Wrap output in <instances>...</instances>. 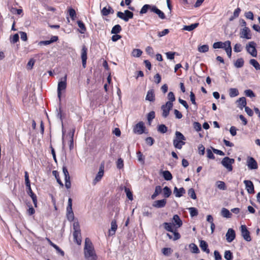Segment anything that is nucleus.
Masks as SVG:
<instances>
[{
	"mask_svg": "<svg viewBox=\"0 0 260 260\" xmlns=\"http://www.w3.org/2000/svg\"><path fill=\"white\" fill-rule=\"evenodd\" d=\"M84 256L87 260H96V255L93 244L88 238L85 240L84 248Z\"/></svg>",
	"mask_w": 260,
	"mask_h": 260,
	"instance_id": "f257e3e1",
	"label": "nucleus"
},
{
	"mask_svg": "<svg viewBox=\"0 0 260 260\" xmlns=\"http://www.w3.org/2000/svg\"><path fill=\"white\" fill-rule=\"evenodd\" d=\"M67 88V75H66L64 77L61 78L58 83L57 85V96L60 101L61 96V91L65 90Z\"/></svg>",
	"mask_w": 260,
	"mask_h": 260,
	"instance_id": "f03ea898",
	"label": "nucleus"
},
{
	"mask_svg": "<svg viewBox=\"0 0 260 260\" xmlns=\"http://www.w3.org/2000/svg\"><path fill=\"white\" fill-rule=\"evenodd\" d=\"M117 16L124 21L127 22L129 19L133 18L134 14L128 10H125L124 13L118 12L117 13Z\"/></svg>",
	"mask_w": 260,
	"mask_h": 260,
	"instance_id": "7ed1b4c3",
	"label": "nucleus"
},
{
	"mask_svg": "<svg viewBox=\"0 0 260 260\" xmlns=\"http://www.w3.org/2000/svg\"><path fill=\"white\" fill-rule=\"evenodd\" d=\"M235 162V159L231 158L229 157H224L222 161L221 164L224 166L229 171H232L233 170L232 164Z\"/></svg>",
	"mask_w": 260,
	"mask_h": 260,
	"instance_id": "20e7f679",
	"label": "nucleus"
},
{
	"mask_svg": "<svg viewBox=\"0 0 260 260\" xmlns=\"http://www.w3.org/2000/svg\"><path fill=\"white\" fill-rule=\"evenodd\" d=\"M247 51L253 57H256L257 51L256 49V43L254 42H250L246 45Z\"/></svg>",
	"mask_w": 260,
	"mask_h": 260,
	"instance_id": "39448f33",
	"label": "nucleus"
},
{
	"mask_svg": "<svg viewBox=\"0 0 260 260\" xmlns=\"http://www.w3.org/2000/svg\"><path fill=\"white\" fill-rule=\"evenodd\" d=\"M173 104L170 102H167L165 105L161 107L162 110V116L164 118H166L169 115L170 110L173 108Z\"/></svg>",
	"mask_w": 260,
	"mask_h": 260,
	"instance_id": "423d86ee",
	"label": "nucleus"
},
{
	"mask_svg": "<svg viewBox=\"0 0 260 260\" xmlns=\"http://www.w3.org/2000/svg\"><path fill=\"white\" fill-rule=\"evenodd\" d=\"M241 231L242 236L243 237L245 240L248 242H249L251 240V238L250 236V233L248 231L247 227L245 225H242L241 226Z\"/></svg>",
	"mask_w": 260,
	"mask_h": 260,
	"instance_id": "0eeeda50",
	"label": "nucleus"
},
{
	"mask_svg": "<svg viewBox=\"0 0 260 260\" xmlns=\"http://www.w3.org/2000/svg\"><path fill=\"white\" fill-rule=\"evenodd\" d=\"M145 127L142 121L138 123L134 128V132L139 135L142 134L145 131Z\"/></svg>",
	"mask_w": 260,
	"mask_h": 260,
	"instance_id": "6e6552de",
	"label": "nucleus"
},
{
	"mask_svg": "<svg viewBox=\"0 0 260 260\" xmlns=\"http://www.w3.org/2000/svg\"><path fill=\"white\" fill-rule=\"evenodd\" d=\"M87 48L85 46H83L81 53V57L82 59V66L84 68H85L86 65V60H87Z\"/></svg>",
	"mask_w": 260,
	"mask_h": 260,
	"instance_id": "1a4fd4ad",
	"label": "nucleus"
},
{
	"mask_svg": "<svg viewBox=\"0 0 260 260\" xmlns=\"http://www.w3.org/2000/svg\"><path fill=\"white\" fill-rule=\"evenodd\" d=\"M251 34L250 29L247 27H244L240 32V37L242 38L246 39H250L251 38Z\"/></svg>",
	"mask_w": 260,
	"mask_h": 260,
	"instance_id": "9d476101",
	"label": "nucleus"
},
{
	"mask_svg": "<svg viewBox=\"0 0 260 260\" xmlns=\"http://www.w3.org/2000/svg\"><path fill=\"white\" fill-rule=\"evenodd\" d=\"M247 165L249 169L254 170L258 168L256 161L252 157H249L247 161Z\"/></svg>",
	"mask_w": 260,
	"mask_h": 260,
	"instance_id": "9b49d317",
	"label": "nucleus"
},
{
	"mask_svg": "<svg viewBox=\"0 0 260 260\" xmlns=\"http://www.w3.org/2000/svg\"><path fill=\"white\" fill-rule=\"evenodd\" d=\"M230 44H231V43L230 41H226L224 42H217L213 44V47L214 49L223 48L225 49Z\"/></svg>",
	"mask_w": 260,
	"mask_h": 260,
	"instance_id": "f8f14e48",
	"label": "nucleus"
},
{
	"mask_svg": "<svg viewBox=\"0 0 260 260\" xmlns=\"http://www.w3.org/2000/svg\"><path fill=\"white\" fill-rule=\"evenodd\" d=\"M226 239L229 243L232 242L236 237L235 231L232 229H229L225 235Z\"/></svg>",
	"mask_w": 260,
	"mask_h": 260,
	"instance_id": "ddd939ff",
	"label": "nucleus"
},
{
	"mask_svg": "<svg viewBox=\"0 0 260 260\" xmlns=\"http://www.w3.org/2000/svg\"><path fill=\"white\" fill-rule=\"evenodd\" d=\"M244 183L245 185L246 189L249 193H253L254 192V185L252 181L250 180H244Z\"/></svg>",
	"mask_w": 260,
	"mask_h": 260,
	"instance_id": "4468645a",
	"label": "nucleus"
},
{
	"mask_svg": "<svg viewBox=\"0 0 260 260\" xmlns=\"http://www.w3.org/2000/svg\"><path fill=\"white\" fill-rule=\"evenodd\" d=\"M104 165H101L99 169V171L93 180V183L94 184H95L98 182L100 181L101 180L102 177L104 175Z\"/></svg>",
	"mask_w": 260,
	"mask_h": 260,
	"instance_id": "2eb2a0df",
	"label": "nucleus"
},
{
	"mask_svg": "<svg viewBox=\"0 0 260 260\" xmlns=\"http://www.w3.org/2000/svg\"><path fill=\"white\" fill-rule=\"evenodd\" d=\"M117 229V225L116 222V219H114L111 222V228L109 230V235L113 236L115 235V232Z\"/></svg>",
	"mask_w": 260,
	"mask_h": 260,
	"instance_id": "dca6fc26",
	"label": "nucleus"
},
{
	"mask_svg": "<svg viewBox=\"0 0 260 260\" xmlns=\"http://www.w3.org/2000/svg\"><path fill=\"white\" fill-rule=\"evenodd\" d=\"M114 12V10L110 5L104 7L101 10V14L103 16H108L109 14H113Z\"/></svg>",
	"mask_w": 260,
	"mask_h": 260,
	"instance_id": "f3484780",
	"label": "nucleus"
},
{
	"mask_svg": "<svg viewBox=\"0 0 260 260\" xmlns=\"http://www.w3.org/2000/svg\"><path fill=\"white\" fill-rule=\"evenodd\" d=\"M167 204V200L166 199H162L157 200L153 203L152 206L157 208H161L164 207Z\"/></svg>",
	"mask_w": 260,
	"mask_h": 260,
	"instance_id": "a211bd4d",
	"label": "nucleus"
},
{
	"mask_svg": "<svg viewBox=\"0 0 260 260\" xmlns=\"http://www.w3.org/2000/svg\"><path fill=\"white\" fill-rule=\"evenodd\" d=\"M58 40L57 36H52L50 40L42 41L39 43L40 45H48L56 42Z\"/></svg>",
	"mask_w": 260,
	"mask_h": 260,
	"instance_id": "6ab92c4d",
	"label": "nucleus"
},
{
	"mask_svg": "<svg viewBox=\"0 0 260 260\" xmlns=\"http://www.w3.org/2000/svg\"><path fill=\"white\" fill-rule=\"evenodd\" d=\"M151 12L156 14L161 19H164L166 18V16L164 13L158 9L155 6H152V8H151Z\"/></svg>",
	"mask_w": 260,
	"mask_h": 260,
	"instance_id": "aec40b11",
	"label": "nucleus"
},
{
	"mask_svg": "<svg viewBox=\"0 0 260 260\" xmlns=\"http://www.w3.org/2000/svg\"><path fill=\"white\" fill-rule=\"evenodd\" d=\"M73 237L74 242L78 245H81L82 242L81 231H74Z\"/></svg>",
	"mask_w": 260,
	"mask_h": 260,
	"instance_id": "412c9836",
	"label": "nucleus"
},
{
	"mask_svg": "<svg viewBox=\"0 0 260 260\" xmlns=\"http://www.w3.org/2000/svg\"><path fill=\"white\" fill-rule=\"evenodd\" d=\"M145 99L147 101L152 102L155 101V94L154 89H151L148 91Z\"/></svg>",
	"mask_w": 260,
	"mask_h": 260,
	"instance_id": "4be33fe9",
	"label": "nucleus"
},
{
	"mask_svg": "<svg viewBox=\"0 0 260 260\" xmlns=\"http://www.w3.org/2000/svg\"><path fill=\"white\" fill-rule=\"evenodd\" d=\"M185 193V190L183 187H181L179 189H178L177 187H174V193L176 197L180 198L182 197Z\"/></svg>",
	"mask_w": 260,
	"mask_h": 260,
	"instance_id": "5701e85b",
	"label": "nucleus"
},
{
	"mask_svg": "<svg viewBox=\"0 0 260 260\" xmlns=\"http://www.w3.org/2000/svg\"><path fill=\"white\" fill-rule=\"evenodd\" d=\"M200 246L203 251L206 252L207 253H209L210 250L208 249V244L205 241L201 240L200 241Z\"/></svg>",
	"mask_w": 260,
	"mask_h": 260,
	"instance_id": "b1692460",
	"label": "nucleus"
},
{
	"mask_svg": "<svg viewBox=\"0 0 260 260\" xmlns=\"http://www.w3.org/2000/svg\"><path fill=\"white\" fill-rule=\"evenodd\" d=\"M173 220L174 221L173 224L174 225H177V228H180L182 225V221L178 215H174L173 218Z\"/></svg>",
	"mask_w": 260,
	"mask_h": 260,
	"instance_id": "393cba45",
	"label": "nucleus"
},
{
	"mask_svg": "<svg viewBox=\"0 0 260 260\" xmlns=\"http://www.w3.org/2000/svg\"><path fill=\"white\" fill-rule=\"evenodd\" d=\"M64 180H65V186L67 189H69L71 187V183L70 181V176L69 172L64 174Z\"/></svg>",
	"mask_w": 260,
	"mask_h": 260,
	"instance_id": "a878e982",
	"label": "nucleus"
},
{
	"mask_svg": "<svg viewBox=\"0 0 260 260\" xmlns=\"http://www.w3.org/2000/svg\"><path fill=\"white\" fill-rule=\"evenodd\" d=\"M199 23H195L191 24L190 25H184L183 28V29L184 30L190 31L194 29L195 28H196L199 26Z\"/></svg>",
	"mask_w": 260,
	"mask_h": 260,
	"instance_id": "bb28decb",
	"label": "nucleus"
},
{
	"mask_svg": "<svg viewBox=\"0 0 260 260\" xmlns=\"http://www.w3.org/2000/svg\"><path fill=\"white\" fill-rule=\"evenodd\" d=\"M237 103H238V106L239 108L241 109H243V107H245L246 105V100L245 97L240 98L238 101Z\"/></svg>",
	"mask_w": 260,
	"mask_h": 260,
	"instance_id": "cd10ccee",
	"label": "nucleus"
},
{
	"mask_svg": "<svg viewBox=\"0 0 260 260\" xmlns=\"http://www.w3.org/2000/svg\"><path fill=\"white\" fill-rule=\"evenodd\" d=\"M221 215L222 216L225 218H231L232 215L229 210L225 208H223L221 209Z\"/></svg>",
	"mask_w": 260,
	"mask_h": 260,
	"instance_id": "c85d7f7f",
	"label": "nucleus"
},
{
	"mask_svg": "<svg viewBox=\"0 0 260 260\" xmlns=\"http://www.w3.org/2000/svg\"><path fill=\"white\" fill-rule=\"evenodd\" d=\"M162 191V188L160 186H156L155 188V191L154 193L151 196V198L152 200L155 199V198L160 194Z\"/></svg>",
	"mask_w": 260,
	"mask_h": 260,
	"instance_id": "c756f323",
	"label": "nucleus"
},
{
	"mask_svg": "<svg viewBox=\"0 0 260 260\" xmlns=\"http://www.w3.org/2000/svg\"><path fill=\"white\" fill-rule=\"evenodd\" d=\"M152 8V6L148 5V4H145L142 8V9L140 12V14L141 15L145 14L147 12L148 10H150L151 11Z\"/></svg>",
	"mask_w": 260,
	"mask_h": 260,
	"instance_id": "7c9ffc66",
	"label": "nucleus"
},
{
	"mask_svg": "<svg viewBox=\"0 0 260 260\" xmlns=\"http://www.w3.org/2000/svg\"><path fill=\"white\" fill-rule=\"evenodd\" d=\"M239 94V91L237 88H231L229 89V95L231 98L235 97Z\"/></svg>",
	"mask_w": 260,
	"mask_h": 260,
	"instance_id": "2f4dec72",
	"label": "nucleus"
},
{
	"mask_svg": "<svg viewBox=\"0 0 260 260\" xmlns=\"http://www.w3.org/2000/svg\"><path fill=\"white\" fill-rule=\"evenodd\" d=\"M121 27L119 24L115 25L113 27L111 30V34H118L121 31Z\"/></svg>",
	"mask_w": 260,
	"mask_h": 260,
	"instance_id": "473e14b6",
	"label": "nucleus"
},
{
	"mask_svg": "<svg viewBox=\"0 0 260 260\" xmlns=\"http://www.w3.org/2000/svg\"><path fill=\"white\" fill-rule=\"evenodd\" d=\"M249 63L251 64L256 70H260V64L258 61L254 59H251Z\"/></svg>",
	"mask_w": 260,
	"mask_h": 260,
	"instance_id": "72a5a7b5",
	"label": "nucleus"
},
{
	"mask_svg": "<svg viewBox=\"0 0 260 260\" xmlns=\"http://www.w3.org/2000/svg\"><path fill=\"white\" fill-rule=\"evenodd\" d=\"M162 175L165 179L167 181L171 180L173 178L171 173L169 171H164L162 172Z\"/></svg>",
	"mask_w": 260,
	"mask_h": 260,
	"instance_id": "f704fd0d",
	"label": "nucleus"
},
{
	"mask_svg": "<svg viewBox=\"0 0 260 260\" xmlns=\"http://www.w3.org/2000/svg\"><path fill=\"white\" fill-rule=\"evenodd\" d=\"M162 191H163L164 197L165 198H169L172 193L171 190L168 186H165L163 188Z\"/></svg>",
	"mask_w": 260,
	"mask_h": 260,
	"instance_id": "c9c22d12",
	"label": "nucleus"
},
{
	"mask_svg": "<svg viewBox=\"0 0 260 260\" xmlns=\"http://www.w3.org/2000/svg\"><path fill=\"white\" fill-rule=\"evenodd\" d=\"M164 228L169 232H173L174 230L173 225L172 223L165 222L164 223Z\"/></svg>",
	"mask_w": 260,
	"mask_h": 260,
	"instance_id": "e433bc0d",
	"label": "nucleus"
},
{
	"mask_svg": "<svg viewBox=\"0 0 260 260\" xmlns=\"http://www.w3.org/2000/svg\"><path fill=\"white\" fill-rule=\"evenodd\" d=\"M244 61L242 58H238L234 63L235 66L236 68H242L244 66Z\"/></svg>",
	"mask_w": 260,
	"mask_h": 260,
	"instance_id": "4c0bfd02",
	"label": "nucleus"
},
{
	"mask_svg": "<svg viewBox=\"0 0 260 260\" xmlns=\"http://www.w3.org/2000/svg\"><path fill=\"white\" fill-rule=\"evenodd\" d=\"M52 174L56 179L57 183L62 187L63 186V184L60 179L59 175L58 172L57 171H53L52 172Z\"/></svg>",
	"mask_w": 260,
	"mask_h": 260,
	"instance_id": "58836bf2",
	"label": "nucleus"
},
{
	"mask_svg": "<svg viewBox=\"0 0 260 260\" xmlns=\"http://www.w3.org/2000/svg\"><path fill=\"white\" fill-rule=\"evenodd\" d=\"M189 247L192 253H198L200 252L198 246L194 243L189 244Z\"/></svg>",
	"mask_w": 260,
	"mask_h": 260,
	"instance_id": "ea45409f",
	"label": "nucleus"
},
{
	"mask_svg": "<svg viewBox=\"0 0 260 260\" xmlns=\"http://www.w3.org/2000/svg\"><path fill=\"white\" fill-rule=\"evenodd\" d=\"M67 216L68 219L70 221H73L74 218V215L72 209H71V210L69 209H67Z\"/></svg>",
	"mask_w": 260,
	"mask_h": 260,
	"instance_id": "a19ab883",
	"label": "nucleus"
},
{
	"mask_svg": "<svg viewBox=\"0 0 260 260\" xmlns=\"http://www.w3.org/2000/svg\"><path fill=\"white\" fill-rule=\"evenodd\" d=\"M174 139L178 140H186V138L184 136L181 132L178 131H176L175 132V137Z\"/></svg>",
	"mask_w": 260,
	"mask_h": 260,
	"instance_id": "79ce46f5",
	"label": "nucleus"
},
{
	"mask_svg": "<svg viewBox=\"0 0 260 260\" xmlns=\"http://www.w3.org/2000/svg\"><path fill=\"white\" fill-rule=\"evenodd\" d=\"M142 54V51L139 49H133L132 55L134 57H139Z\"/></svg>",
	"mask_w": 260,
	"mask_h": 260,
	"instance_id": "37998d69",
	"label": "nucleus"
},
{
	"mask_svg": "<svg viewBox=\"0 0 260 260\" xmlns=\"http://www.w3.org/2000/svg\"><path fill=\"white\" fill-rule=\"evenodd\" d=\"M224 257L226 260H233V255L232 252L230 250H226L224 252Z\"/></svg>",
	"mask_w": 260,
	"mask_h": 260,
	"instance_id": "c03bdc74",
	"label": "nucleus"
},
{
	"mask_svg": "<svg viewBox=\"0 0 260 260\" xmlns=\"http://www.w3.org/2000/svg\"><path fill=\"white\" fill-rule=\"evenodd\" d=\"M137 156L138 157V161L140 162L142 164H144L145 157L141 151H138L137 152Z\"/></svg>",
	"mask_w": 260,
	"mask_h": 260,
	"instance_id": "a18cd8bd",
	"label": "nucleus"
},
{
	"mask_svg": "<svg viewBox=\"0 0 260 260\" xmlns=\"http://www.w3.org/2000/svg\"><path fill=\"white\" fill-rule=\"evenodd\" d=\"M77 24L79 27L81 29L80 32L81 34H84V32L86 31V27L84 24L83 23L82 21L80 20L77 21Z\"/></svg>",
	"mask_w": 260,
	"mask_h": 260,
	"instance_id": "49530a36",
	"label": "nucleus"
},
{
	"mask_svg": "<svg viewBox=\"0 0 260 260\" xmlns=\"http://www.w3.org/2000/svg\"><path fill=\"white\" fill-rule=\"evenodd\" d=\"M188 210L191 217L197 216L198 215V210L194 207L189 208Z\"/></svg>",
	"mask_w": 260,
	"mask_h": 260,
	"instance_id": "de8ad7c7",
	"label": "nucleus"
},
{
	"mask_svg": "<svg viewBox=\"0 0 260 260\" xmlns=\"http://www.w3.org/2000/svg\"><path fill=\"white\" fill-rule=\"evenodd\" d=\"M157 131L162 134L166 133L168 131V127L165 124H160L158 125Z\"/></svg>",
	"mask_w": 260,
	"mask_h": 260,
	"instance_id": "09e8293b",
	"label": "nucleus"
},
{
	"mask_svg": "<svg viewBox=\"0 0 260 260\" xmlns=\"http://www.w3.org/2000/svg\"><path fill=\"white\" fill-rule=\"evenodd\" d=\"M209 50V46L208 45H204L198 47V51L202 53H205Z\"/></svg>",
	"mask_w": 260,
	"mask_h": 260,
	"instance_id": "8fccbe9b",
	"label": "nucleus"
},
{
	"mask_svg": "<svg viewBox=\"0 0 260 260\" xmlns=\"http://www.w3.org/2000/svg\"><path fill=\"white\" fill-rule=\"evenodd\" d=\"M217 187L221 190H224L226 189L225 184L224 182L221 181H218L216 182Z\"/></svg>",
	"mask_w": 260,
	"mask_h": 260,
	"instance_id": "3c124183",
	"label": "nucleus"
},
{
	"mask_svg": "<svg viewBox=\"0 0 260 260\" xmlns=\"http://www.w3.org/2000/svg\"><path fill=\"white\" fill-rule=\"evenodd\" d=\"M168 99L169 100L168 102H170L171 103H173V102L175 101V95L173 92L170 91L168 93Z\"/></svg>",
	"mask_w": 260,
	"mask_h": 260,
	"instance_id": "603ef678",
	"label": "nucleus"
},
{
	"mask_svg": "<svg viewBox=\"0 0 260 260\" xmlns=\"http://www.w3.org/2000/svg\"><path fill=\"white\" fill-rule=\"evenodd\" d=\"M188 194L189 195V196L192 199H197V196H196V194L195 193V191H194V189L193 188H190L188 190Z\"/></svg>",
	"mask_w": 260,
	"mask_h": 260,
	"instance_id": "864d4df0",
	"label": "nucleus"
},
{
	"mask_svg": "<svg viewBox=\"0 0 260 260\" xmlns=\"http://www.w3.org/2000/svg\"><path fill=\"white\" fill-rule=\"evenodd\" d=\"M155 118V112L152 111L150 112L147 115V120L149 123L151 122V121Z\"/></svg>",
	"mask_w": 260,
	"mask_h": 260,
	"instance_id": "5fc2aeb1",
	"label": "nucleus"
},
{
	"mask_svg": "<svg viewBox=\"0 0 260 260\" xmlns=\"http://www.w3.org/2000/svg\"><path fill=\"white\" fill-rule=\"evenodd\" d=\"M69 15L73 20H74L76 17V14L75 10L72 8L69 10Z\"/></svg>",
	"mask_w": 260,
	"mask_h": 260,
	"instance_id": "6e6d98bb",
	"label": "nucleus"
},
{
	"mask_svg": "<svg viewBox=\"0 0 260 260\" xmlns=\"http://www.w3.org/2000/svg\"><path fill=\"white\" fill-rule=\"evenodd\" d=\"M124 191L126 193V196L127 197V198L129 200H133V194H132V192L131 191V190H129V189L128 188H127V187H125L124 188Z\"/></svg>",
	"mask_w": 260,
	"mask_h": 260,
	"instance_id": "4d7b16f0",
	"label": "nucleus"
},
{
	"mask_svg": "<svg viewBox=\"0 0 260 260\" xmlns=\"http://www.w3.org/2000/svg\"><path fill=\"white\" fill-rule=\"evenodd\" d=\"M24 174H25L24 178H25V182L26 187H29V186H30V181L29 179L28 173L27 172L25 171Z\"/></svg>",
	"mask_w": 260,
	"mask_h": 260,
	"instance_id": "13d9d810",
	"label": "nucleus"
},
{
	"mask_svg": "<svg viewBox=\"0 0 260 260\" xmlns=\"http://www.w3.org/2000/svg\"><path fill=\"white\" fill-rule=\"evenodd\" d=\"M180 141L177 139H174L173 140V145L175 147V148L181 149V146L180 145Z\"/></svg>",
	"mask_w": 260,
	"mask_h": 260,
	"instance_id": "bf43d9fd",
	"label": "nucleus"
},
{
	"mask_svg": "<svg viewBox=\"0 0 260 260\" xmlns=\"http://www.w3.org/2000/svg\"><path fill=\"white\" fill-rule=\"evenodd\" d=\"M116 165H117V168L119 169H121L122 168H123V166H124V164H123V160L122 158H119L118 159L117 161V162H116Z\"/></svg>",
	"mask_w": 260,
	"mask_h": 260,
	"instance_id": "052dcab7",
	"label": "nucleus"
},
{
	"mask_svg": "<svg viewBox=\"0 0 260 260\" xmlns=\"http://www.w3.org/2000/svg\"><path fill=\"white\" fill-rule=\"evenodd\" d=\"M193 128L198 132L202 129L201 124L198 122H194L193 123Z\"/></svg>",
	"mask_w": 260,
	"mask_h": 260,
	"instance_id": "680f3d73",
	"label": "nucleus"
},
{
	"mask_svg": "<svg viewBox=\"0 0 260 260\" xmlns=\"http://www.w3.org/2000/svg\"><path fill=\"white\" fill-rule=\"evenodd\" d=\"M242 47L240 44H236L234 47V51L236 52H240L242 51Z\"/></svg>",
	"mask_w": 260,
	"mask_h": 260,
	"instance_id": "e2e57ef3",
	"label": "nucleus"
},
{
	"mask_svg": "<svg viewBox=\"0 0 260 260\" xmlns=\"http://www.w3.org/2000/svg\"><path fill=\"white\" fill-rule=\"evenodd\" d=\"M245 94L248 97L252 98L255 96L254 92L250 89H247L244 91Z\"/></svg>",
	"mask_w": 260,
	"mask_h": 260,
	"instance_id": "0e129e2a",
	"label": "nucleus"
},
{
	"mask_svg": "<svg viewBox=\"0 0 260 260\" xmlns=\"http://www.w3.org/2000/svg\"><path fill=\"white\" fill-rule=\"evenodd\" d=\"M225 51L229 58L231 57L232 56V47L231 45H229L226 48H225Z\"/></svg>",
	"mask_w": 260,
	"mask_h": 260,
	"instance_id": "69168bd1",
	"label": "nucleus"
},
{
	"mask_svg": "<svg viewBox=\"0 0 260 260\" xmlns=\"http://www.w3.org/2000/svg\"><path fill=\"white\" fill-rule=\"evenodd\" d=\"M146 53L151 56H153V55H154V51H153V48L150 47V46H148L146 47Z\"/></svg>",
	"mask_w": 260,
	"mask_h": 260,
	"instance_id": "338daca9",
	"label": "nucleus"
},
{
	"mask_svg": "<svg viewBox=\"0 0 260 260\" xmlns=\"http://www.w3.org/2000/svg\"><path fill=\"white\" fill-rule=\"evenodd\" d=\"M214 255L215 260H221L222 257L219 252L217 250H215L214 252Z\"/></svg>",
	"mask_w": 260,
	"mask_h": 260,
	"instance_id": "774afa93",
	"label": "nucleus"
}]
</instances>
